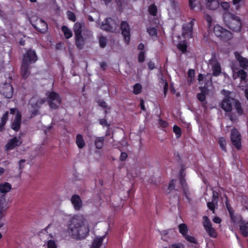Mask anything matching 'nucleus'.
Segmentation results:
<instances>
[{
	"mask_svg": "<svg viewBox=\"0 0 248 248\" xmlns=\"http://www.w3.org/2000/svg\"><path fill=\"white\" fill-rule=\"evenodd\" d=\"M204 18H205V20H206V21L208 22V27L210 28L211 26V24H212V17L208 15H205L204 16Z\"/></svg>",
	"mask_w": 248,
	"mask_h": 248,
	"instance_id": "09e8293b",
	"label": "nucleus"
},
{
	"mask_svg": "<svg viewBox=\"0 0 248 248\" xmlns=\"http://www.w3.org/2000/svg\"><path fill=\"white\" fill-rule=\"evenodd\" d=\"M213 221L216 223L219 224L221 222V219L219 217H215L213 219Z\"/></svg>",
	"mask_w": 248,
	"mask_h": 248,
	"instance_id": "e2e57ef3",
	"label": "nucleus"
},
{
	"mask_svg": "<svg viewBox=\"0 0 248 248\" xmlns=\"http://www.w3.org/2000/svg\"><path fill=\"white\" fill-rule=\"evenodd\" d=\"M127 157V155L126 153L122 152L121 153V155L120 156V160L123 161Z\"/></svg>",
	"mask_w": 248,
	"mask_h": 248,
	"instance_id": "052dcab7",
	"label": "nucleus"
},
{
	"mask_svg": "<svg viewBox=\"0 0 248 248\" xmlns=\"http://www.w3.org/2000/svg\"><path fill=\"white\" fill-rule=\"evenodd\" d=\"M173 132L176 135L177 138H179L181 135V130L179 127L177 125H174L173 126Z\"/></svg>",
	"mask_w": 248,
	"mask_h": 248,
	"instance_id": "ea45409f",
	"label": "nucleus"
},
{
	"mask_svg": "<svg viewBox=\"0 0 248 248\" xmlns=\"http://www.w3.org/2000/svg\"><path fill=\"white\" fill-rule=\"evenodd\" d=\"M159 124L163 127H166L168 126V123L166 121L162 120H159Z\"/></svg>",
	"mask_w": 248,
	"mask_h": 248,
	"instance_id": "13d9d810",
	"label": "nucleus"
},
{
	"mask_svg": "<svg viewBox=\"0 0 248 248\" xmlns=\"http://www.w3.org/2000/svg\"><path fill=\"white\" fill-rule=\"evenodd\" d=\"M62 30L64 34L65 37L69 39L72 36L73 33L71 30L66 26H62Z\"/></svg>",
	"mask_w": 248,
	"mask_h": 248,
	"instance_id": "c756f323",
	"label": "nucleus"
},
{
	"mask_svg": "<svg viewBox=\"0 0 248 248\" xmlns=\"http://www.w3.org/2000/svg\"><path fill=\"white\" fill-rule=\"evenodd\" d=\"M32 17L31 18V22L32 25L35 28L39 31L42 33H45L48 29L47 24L41 18Z\"/></svg>",
	"mask_w": 248,
	"mask_h": 248,
	"instance_id": "1a4fd4ad",
	"label": "nucleus"
},
{
	"mask_svg": "<svg viewBox=\"0 0 248 248\" xmlns=\"http://www.w3.org/2000/svg\"><path fill=\"white\" fill-rule=\"evenodd\" d=\"M189 6L192 10H195L198 4H199L196 0H189Z\"/></svg>",
	"mask_w": 248,
	"mask_h": 248,
	"instance_id": "c03bdc74",
	"label": "nucleus"
},
{
	"mask_svg": "<svg viewBox=\"0 0 248 248\" xmlns=\"http://www.w3.org/2000/svg\"><path fill=\"white\" fill-rule=\"evenodd\" d=\"M220 0H207L206 6L210 10H215L219 5Z\"/></svg>",
	"mask_w": 248,
	"mask_h": 248,
	"instance_id": "a878e982",
	"label": "nucleus"
},
{
	"mask_svg": "<svg viewBox=\"0 0 248 248\" xmlns=\"http://www.w3.org/2000/svg\"><path fill=\"white\" fill-rule=\"evenodd\" d=\"M225 24L231 30L234 31H239L241 29L242 23L238 16L230 13H226L223 15Z\"/></svg>",
	"mask_w": 248,
	"mask_h": 248,
	"instance_id": "20e7f679",
	"label": "nucleus"
},
{
	"mask_svg": "<svg viewBox=\"0 0 248 248\" xmlns=\"http://www.w3.org/2000/svg\"><path fill=\"white\" fill-rule=\"evenodd\" d=\"M219 143L222 150L225 151L226 150V141L225 138L223 137L220 138L219 139Z\"/></svg>",
	"mask_w": 248,
	"mask_h": 248,
	"instance_id": "4c0bfd02",
	"label": "nucleus"
},
{
	"mask_svg": "<svg viewBox=\"0 0 248 248\" xmlns=\"http://www.w3.org/2000/svg\"><path fill=\"white\" fill-rule=\"evenodd\" d=\"M142 89V86L140 83H136L134 86L133 88V93L135 94H139Z\"/></svg>",
	"mask_w": 248,
	"mask_h": 248,
	"instance_id": "e433bc0d",
	"label": "nucleus"
},
{
	"mask_svg": "<svg viewBox=\"0 0 248 248\" xmlns=\"http://www.w3.org/2000/svg\"><path fill=\"white\" fill-rule=\"evenodd\" d=\"M197 97H198V99L200 101H202V102L204 101L205 99V94L203 93H202L198 94Z\"/></svg>",
	"mask_w": 248,
	"mask_h": 248,
	"instance_id": "6e6d98bb",
	"label": "nucleus"
},
{
	"mask_svg": "<svg viewBox=\"0 0 248 248\" xmlns=\"http://www.w3.org/2000/svg\"><path fill=\"white\" fill-rule=\"evenodd\" d=\"M47 101L51 108L55 109L60 105L61 98L59 95L54 92H48L46 93Z\"/></svg>",
	"mask_w": 248,
	"mask_h": 248,
	"instance_id": "0eeeda50",
	"label": "nucleus"
},
{
	"mask_svg": "<svg viewBox=\"0 0 248 248\" xmlns=\"http://www.w3.org/2000/svg\"><path fill=\"white\" fill-rule=\"evenodd\" d=\"M106 65V63L104 62H102L100 63V66L103 70L105 69Z\"/></svg>",
	"mask_w": 248,
	"mask_h": 248,
	"instance_id": "774afa93",
	"label": "nucleus"
},
{
	"mask_svg": "<svg viewBox=\"0 0 248 248\" xmlns=\"http://www.w3.org/2000/svg\"><path fill=\"white\" fill-rule=\"evenodd\" d=\"M45 102V100L44 99L41 98L38 96H34L30 99L29 104L33 109L31 112L33 116L37 114L38 109Z\"/></svg>",
	"mask_w": 248,
	"mask_h": 248,
	"instance_id": "9d476101",
	"label": "nucleus"
},
{
	"mask_svg": "<svg viewBox=\"0 0 248 248\" xmlns=\"http://www.w3.org/2000/svg\"><path fill=\"white\" fill-rule=\"evenodd\" d=\"M71 202L76 210H79L82 207V201L78 195H74L71 198Z\"/></svg>",
	"mask_w": 248,
	"mask_h": 248,
	"instance_id": "4be33fe9",
	"label": "nucleus"
},
{
	"mask_svg": "<svg viewBox=\"0 0 248 248\" xmlns=\"http://www.w3.org/2000/svg\"><path fill=\"white\" fill-rule=\"evenodd\" d=\"M76 44L79 48H81L84 45V41L81 36L76 37Z\"/></svg>",
	"mask_w": 248,
	"mask_h": 248,
	"instance_id": "72a5a7b5",
	"label": "nucleus"
},
{
	"mask_svg": "<svg viewBox=\"0 0 248 248\" xmlns=\"http://www.w3.org/2000/svg\"><path fill=\"white\" fill-rule=\"evenodd\" d=\"M24 162H25V160H20L19 162V169H22L23 168V164L24 163Z\"/></svg>",
	"mask_w": 248,
	"mask_h": 248,
	"instance_id": "0e129e2a",
	"label": "nucleus"
},
{
	"mask_svg": "<svg viewBox=\"0 0 248 248\" xmlns=\"http://www.w3.org/2000/svg\"><path fill=\"white\" fill-rule=\"evenodd\" d=\"M37 60V56L34 50L29 49L24 55L21 67V73L24 78H27L30 74L29 65L35 62Z\"/></svg>",
	"mask_w": 248,
	"mask_h": 248,
	"instance_id": "f03ea898",
	"label": "nucleus"
},
{
	"mask_svg": "<svg viewBox=\"0 0 248 248\" xmlns=\"http://www.w3.org/2000/svg\"><path fill=\"white\" fill-rule=\"evenodd\" d=\"M208 68L215 77L219 76L221 72V65L215 55H213L208 63Z\"/></svg>",
	"mask_w": 248,
	"mask_h": 248,
	"instance_id": "423d86ee",
	"label": "nucleus"
},
{
	"mask_svg": "<svg viewBox=\"0 0 248 248\" xmlns=\"http://www.w3.org/2000/svg\"><path fill=\"white\" fill-rule=\"evenodd\" d=\"M10 113L11 114H16L15 118L13 123L12 124V128L17 131L20 127L21 115L20 112L16 108L10 109Z\"/></svg>",
	"mask_w": 248,
	"mask_h": 248,
	"instance_id": "ddd939ff",
	"label": "nucleus"
},
{
	"mask_svg": "<svg viewBox=\"0 0 248 248\" xmlns=\"http://www.w3.org/2000/svg\"><path fill=\"white\" fill-rule=\"evenodd\" d=\"M89 225L82 215L74 216L68 222L67 232L72 238L77 240L85 239L89 235Z\"/></svg>",
	"mask_w": 248,
	"mask_h": 248,
	"instance_id": "f257e3e1",
	"label": "nucleus"
},
{
	"mask_svg": "<svg viewBox=\"0 0 248 248\" xmlns=\"http://www.w3.org/2000/svg\"><path fill=\"white\" fill-rule=\"evenodd\" d=\"M242 0H233V4L235 6L236 9H238L240 8L239 3Z\"/></svg>",
	"mask_w": 248,
	"mask_h": 248,
	"instance_id": "4d7b16f0",
	"label": "nucleus"
},
{
	"mask_svg": "<svg viewBox=\"0 0 248 248\" xmlns=\"http://www.w3.org/2000/svg\"><path fill=\"white\" fill-rule=\"evenodd\" d=\"M220 5L221 8L225 10H227L230 8V4L228 2H220Z\"/></svg>",
	"mask_w": 248,
	"mask_h": 248,
	"instance_id": "de8ad7c7",
	"label": "nucleus"
},
{
	"mask_svg": "<svg viewBox=\"0 0 248 248\" xmlns=\"http://www.w3.org/2000/svg\"><path fill=\"white\" fill-rule=\"evenodd\" d=\"M180 181L181 186L184 189V192L185 194H186V183L185 180L183 177H181L180 179Z\"/></svg>",
	"mask_w": 248,
	"mask_h": 248,
	"instance_id": "8fccbe9b",
	"label": "nucleus"
},
{
	"mask_svg": "<svg viewBox=\"0 0 248 248\" xmlns=\"http://www.w3.org/2000/svg\"><path fill=\"white\" fill-rule=\"evenodd\" d=\"M149 68L152 70L155 68V64L152 62H150L148 63Z\"/></svg>",
	"mask_w": 248,
	"mask_h": 248,
	"instance_id": "338daca9",
	"label": "nucleus"
},
{
	"mask_svg": "<svg viewBox=\"0 0 248 248\" xmlns=\"http://www.w3.org/2000/svg\"><path fill=\"white\" fill-rule=\"evenodd\" d=\"M233 105L237 113L239 115H242L243 113V109L241 107V105L240 102L235 99Z\"/></svg>",
	"mask_w": 248,
	"mask_h": 248,
	"instance_id": "7c9ffc66",
	"label": "nucleus"
},
{
	"mask_svg": "<svg viewBox=\"0 0 248 248\" xmlns=\"http://www.w3.org/2000/svg\"><path fill=\"white\" fill-rule=\"evenodd\" d=\"M175 185L174 183V180H172L169 183V185L168 187V190L169 191L168 192L173 190L174 188Z\"/></svg>",
	"mask_w": 248,
	"mask_h": 248,
	"instance_id": "864d4df0",
	"label": "nucleus"
},
{
	"mask_svg": "<svg viewBox=\"0 0 248 248\" xmlns=\"http://www.w3.org/2000/svg\"><path fill=\"white\" fill-rule=\"evenodd\" d=\"M82 24L78 22H76L74 26V31L75 37L81 36Z\"/></svg>",
	"mask_w": 248,
	"mask_h": 248,
	"instance_id": "cd10ccee",
	"label": "nucleus"
},
{
	"mask_svg": "<svg viewBox=\"0 0 248 248\" xmlns=\"http://www.w3.org/2000/svg\"><path fill=\"white\" fill-rule=\"evenodd\" d=\"M105 238V235L95 237L89 248H106L107 242H104Z\"/></svg>",
	"mask_w": 248,
	"mask_h": 248,
	"instance_id": "f3484780",
	"label": "nucleus"
},
{
	"mask_svg": "<svg viewBox=\"0 0 248 248\" xmlns=\"http://www.w3.org/2000/svg\"><path fill=\"white\" fill-rule=\"evenodd\" d=\"M195 71L193 69H190L188 71L187 81L188 83L191 84L194 79Z\"/></svg>",
	"mask_w": 248,
	"mask_h": 248,
	"instance_id": "f704fd0d",
	"label": "nucleus"
},
{
	"mask_svg": "<svg viewBox=\"0 0 248 248\" xmlns=\"http://www.w3.org/2000/svg\"><path fill=\"white\" fill-rule=\"evenodd\" d=\"M227 208L233 225L234 226L237 225H239L240 231L242 235L245 237L248 236V221H243L242 217L240 216H235L233 213L232 209L227 205Z\"/></svg>",
	"mask_w": 248,
	"mask_h": 248,
	"instance_id": "7ed1b4c3",
	"label": "nucleus"
},
{
	"mask_svg": "<svg viewBox=\"0 0 248 248\" xmlns=\"http://www.w3.org/2000/svg\"><path fill=\"white\" fill-rule=\"evenodd\" d=\"M99 124L102 125V126H108L109 124H108L107 121L106 120L104 119H100L99 120Z\"/></svg>",
	"mask_w": 248,
	"mask_h": 248,
	"instance_id": "bf43d9fd",
	"label": "nucleus"
},
{
	"mask_svg": "<svg viewBox=\"0 0 248 248\" xmlns=\"http://www.w3.org/2000/svg\"><path fill=\"white\" fill-rule=\"evenodd\" d=\"M100 28L105 31H113L117 28V25L112 18H107L102 22Z\"/></svg>",
	"mask_w": 248,
	"mask_h": 248,
	"instance_id": "dca6fc26",
	"label": "nucleus"
},
{
	"mask_svg": "<svg viewBox=\"0 0 248 248\" xmlns=\"http://www.w3.org/2000/svg\"><path fill=\"white\" fill-rule=\"evenodd\" d=\"M144 101L143 100L141 99L140 100V108H141L143 110H144L145 109V106H144Z\"/></svg>",
	"mask_w": 248,
	"mask_h": 248,
	"instance_id": "69168bd1",
	"label": "nucleus"
},
{
	"mask_svg": "<svg viewBox=\"0 0 248 248\" xmlns=\"http://www.w3.org/2000/svg\"><path fill=\"white\" fill-rule=\"evenodd\" d=\"M203 225L206 232L210 237L215 238L217 236L216 230L212 227L209 219L206 216L203 217Z\"/></svg>",
	"mask_w": 248,
	"mask_h": 248,
	"instance_id": "4468645a",
	"label": "nucleus"
},
{
	"mask_svg": "<svg viewBox=\"0 0 248 248\" xmlns=\"http://www.w3.org/2000/svg\"><path fill=\"white\" fill-rule=\"evenodd\" d=\"M217 204V203H216L215 202H214L212 200L211 202H208L207 203V207L210 210H212L214 212L215 205Z\"/></svg>",
	"mask_w": 248,
	"mask_h": 248,
	"instance_id": "a18cd8bd",
	"label": "nucleus"
},
{
	"mask_svg": "<svg viewBox=\"0 0 248 248\" xmlns=\"http://www.w3.org/2000/svg\"><path fill=\"white\" fill-rule=\"evenodd\" d=\"M234 56L236 59L239 63L240 66L243 69L248 68V59L243 57L238 52H234Z\"/></svg>",
	"mask_w": 248,
	"mask_h": 248,
	"instance_id": "412c9836",
	"label": "nucleus"
},
{
	"mask_svg": "<svg viewBox=\"0 0 248 248\" xmlns=\"http://www.w3.org/2000/svg\"><path fill=\"white\" fill-rule=\"evenodd\" d=\"M161 238L164 241L169 242L175 236V232L173 230H164L161 232Z\"/></svg>",
	"mask_w": 248,
	"mask_h": 248,
	"instance_id": "5701e85b",
	"label": "nucleus"
},
{
	"mask_svg": "<svg viewBox=\"0 0 248 248\" xmlns=\"http://www.w3.org/2000/svg\"><path fill=\"white\" fill-rule=\"evenodd\" d=\"M8 203L6 200V196L4 194H0V228L4 225L3 217L5 216L6 211L8 208ZM2 235L0 233V239L2 238Z\"/></svg>",
	"mask_w": 248,
	"mask_h": 248,
	"instance_id": "6e6552de",
	"label": "nucleus"
},
{
	"mask_svg": "<svg viewBox=\"0 0 248 248\" xmlns=\"http://www.w3.org/2000/svg\"><path fill=\"white\" fill-rule=\"evenodd\" d=\"M12 186L7 182H4L0 184V192L1 193H6L10 191Z\"/></svg>",
	"mask_w": 248,
	"mask_h": 248,
	"instance_id": "bb28decb",
	"label": "nucleus"
},
{
	"mask_svg": "<svg viewBox=\"0 0 248 248\" xmlns=\"http://www.w3.org/2000/svg\"><path fill=\"white\" fill-rule=\"evenodd\" d=\"M67 16L69 20L73 22H75L76 20V16L73 12L69 11H67Z\"/></svg>",
	"mask_w": 248,
	"mask_h": 248,
	"instance_id": "a19ab883",
	"label": "nucleus"
},
{
	"mask_svg": "<svg viewBox=\"0 0 248 248\" xmlns=\"http://www.w3.org/2000/svg\"><path fill=\"white\" fill-rule=\"evenodd\" d=\"M99 105L100 106H101V107H103V108H106L107 107V105H106V103L105 101H104L103 100H100L99 101Z\"/></svg>",
	"mask_w": 248,
	"mask_h": 248,
	"instance_id": "680f3d73",
	"label": "nucleus"
},
{
	"mask_svg": "<svg viewBox=\"0 0 248 248\" xmlns=\"http://www.w3.org/2000/svg\"><path fill=\"white\" fill-rule=\"evenodd\" d=\"M104 140L105 139L103 137H97L96 138L94 143L95 147L97 149H100L102 148Z\"/></svg>",
	"mask_w": 248,
	"mask_h": 248,
	"instance_id": "2f4dec72",
	"label": "nucleus"
},
{
	"mask_svg": "<svg viewBox=\"0 0 248 248\" xmlns=\"http://www.w3.org/2000/svg\"><path fill=\"white\" fill-rule=\"evenodd\" d=\"M214 32L217 36L225 40H228L232 37V34L230 31L223 28L218 25H216L214 27Z\"/></svg>",
	"mask_w": 248,
	"mask_h": 248,
	"instance_id": "9b49d317",
	"label": "nucleus"
},
{
	"mask_svg": "<svg viewBox=\"0 0 248 248\" xmlns=\"http://www.w3.org/2000/svg\"><path fill=\"white\" fill-rule=\"evenodd\" d=\"M22 141L20 137H14L8 142L5 146V149L6 150H12L16 146L20 145Z\"/></svg>",
	"mask_w": 248,
	"mask_h": 248,
	"instance_id": "aec40b11",
	"label": "nucleus"
},
{
	"mask_svg": "<svg viewBox=\"0 0 248 248\" xmlns=\"http://www.w3.org/2000/svg\"><path fill=\"white\" fill-rule=\"evenodd\" d=\"M1 92L5 97L10 98L13 95V87L10 83H5Z\"/></svg>",
	"mask_w": 248,
	"mask_h": 248,
	"instance_id": "b1692460",
	"label": "nucleus"
},
{
	"mask_svg": "<svg viewBox=\"0 0 248 248\" xmlns=\"http://www.w3.org/2000/svg\"><path fill=\"white\" fill-rule=\"evenodd\" d=\"M149 12L152 16H155L157 11V8L155 5H151L149 7Z\"/></svg>",
	"mask_w": 248,
	"mask_h": 248,
	"instance_id": "58836bf2",
	"label": "nucleus"
},
{
	"mask_svg": "<svg viewBox=\"0 0 248 248\" xmlns=\"http://www.w3.org/2000/svg\"><path fill=\"white\" fill-rule=\"evenodd\" d=\"M231 140L232 144L237 149L239 150L241 148V135L236 129L232 130Z\"/></svg>",
	"mask_w": 248,
	"mask_h": 248,
	"instance_id": "2eb2a0df",
	"label": "nucleus"
},
{
	"mask_svg": "<svg viewBox=\"0 0 248 248\" xmlns=\"http://www.w3.org/2000/svg\"><path fill=\"white\" fill-rule=\"evenodd\" d=\"M233 73L232 77L233 79H236L239 77L241 78V81H246L245 80L247 77V73L244 70H240L236 73H235L234 71L233 70Z\"/></svg>",
	"mask_w": 248,
	"mask_h": 248,
	"instance_id": "393cba45",
	"label": "nucleus"
},
{
	"mask_svg": "<svg viewBox=\"0 0 248 248\" xmlns=\"http://www.w3.org/2000/svg\"><path fill=\"white\" fill-rule=\"evenodd\" d=\"M76 144L79 149H82L85 146V141L81 134H78L76 137Z\"/></svg>",
	"mask_w": 248,
	"mask_h": 248,
	"instance_id": "c85d7f7f",
	"label": "nucleus"
},
{
	"mask_svg": "<svg viewBox=\"0 0 248 248\" xmlns=\"http://www.w3.org/2000/svg\"><path fill=\"white\" fill-rule=\"evenodd\" d=\"M47 246V248H57L55 242L52 240L48 241Z\"/></svg>",
	"mask_w": 248,
	"mask_h": 248,
	"instance_id": "49530a36",
	"label": "nucleus"
},
{
	"mask_svg": "<svg viewBox=\"0 0 248 248\" xmlns=\"http://www.w3.org/2000/svg\"><path fill=\"white\" fill-rule=\"evenodd\" d=\"M178 228L179 232L183 235V236L187 241L193 243H196V240L193 236L187 234L188 232V228L186 224H180L178 226Z\"/></svg>",
	"mask_w": 248,
	"mask_h": 248,
	"instance_id": "a211bd4d",
	"label": "nucleus"
},
{
	"mask_svg": "<svg viewBox=\"0 0 248 248\" xmlns=\"http://www.w3.org/2000/svg\"><path fill=\"white\" fill-rule=\"evenodd\" d=\"M221 93L224 95L220 104L221 108L226 112L231 111L235 99L231 96V92L229 91L222 90Z\"/></svg>",
	"mask_w": 248,
	"mask_h": 248,
	"instance_id": "39448f33",
	"label": "nucleus"
},
{
	"mask_svg": "<svg viewBox=\"0 0 248 248\" xmlns=\"http://www.w3.org/2000/svg\"><path fill=\"white\" fill-rule=\"evenodd\" d=\"M147 32L151 36H156L157 34L156 29L155 28H150L147 29Z\"/></svg>",
	"mask_w": 248,
	"mask_h": 248,
	"instance_id": "79ce46f5",
	"label": "nucleus"
},
{
	"mask_svg": "<svg viewBox=\"0 0 248 248\" xmlns=\"http://www.w3.org/2000/svg\"><path fill=\"white\" fill-rule=\"evenodd\" d=\"M144 58H145L144 52L143 51H141V52H140V53H139V57H138L139 61L140 62H143L144 61Z\"/></svg>",
	"mask_w": 248,
	"mask_h": 248,
	"instance_id": "3c124183",
	"label": "nucleus"
},
{
	"mask_svg": "<svg viewBox=\"0 0 248 248\" xmlns=\"http://www.w3.org/2000/svg\"><path fill=\"white\" fill-rule=\"evenodd\" d=\"M8 112H6L1 118V122L0 123V131H2L4 129V126L7 122L8 120Z\"/></svg>",
	"mask_w": 248,
	"mask_h": 248,
	"instance_id": "473e14b6",
	"label": "nucleus"
},
{
	"mask_svg": "<svg viewBox=\"0 0 248 248\" xmlns=\"http://www.w3.org/2000/svg\"><path fill=\"white\" fill-rule=\"evenodd\" d=\"M99 45L101 47H104L106 46L107 39L104 36H101L99 39Z\"/></svg>",
	"mask_w": 248,
	"mask_h": 248,
	"instance_id": "37998d69",
	"label": "nucleus"
},
{
	"mask_svg": "<svg viewBox=\"0 0 248 248\" xmlns=\"http://www.w3.org/2000/svg\"><path fill=\"white\" fill-rule=\"evenodd\" d=\"M177 48L183 53H185L186 52L187 45L185 40L182 43H180L177 45Z\"/></svg>",
	"mask_w": 248,
	"mask_h": 248,
	"instance_id": "c9c22d12",
	"label": "nucleus"
},
{
	"mask_svg": "<svg viewBox=\"0 0 248 248\" xmlns=\"http://www.w3.org/2000/svg\"><path fill=\"white\" fill-rule=\"evenodd\" d=\"M195 19H191L190 22L183 25L182 28V36L185 39H188L193 37V26Z\"/></svg>",
	"mask_w": 248,
	"mask_h": 248,
	"instance_id": "f8f14e48",
	"label": "nucleus"
},
{
	"mask_svg": "<svg viewBox=\"0 0 248 248\" xmlns=\"http://www.w3.org/2000/svg\"><path fill=\"white\" fill-rule=\"evenodd\" d=\"M212 200L215 202L216 203H217L218 202V193L215 191L213 192Z\"/></svg>",
	"mask_w": 248,
	"mask_h": 248,
	"instance_id": "5fc2aeb1",
	"label": "nucleus"
},
{
	"mask_svg": "<svg viewBox=\"0 0 248 248\" xmlns=\"http://www.w3.org/2000/svg\"><path fill=\"white\" fill-rule=\"evenodd\" d=\"M122 34L124 36V42L128 44L130 41V27L128 23L126 21H123L121 24Z\"/></svg>",
	"mask_w": 248,
	"mask_h": 248,
	"instance_id": "6ab92c4d",
	"label": "nucleus"
},
{
	"mask_svg": "<svg viewBox=\"0 0 248 248\" xmlns=\"http://www.w3.org/2000/svg\"><path fill=\"white\" fill-rule=\"evenodd\" d=\"M169 248H184L183 245L181 244H174L169 246Z\"/></svg>",
	"mask_w": 248,
	"mask_h": 248,
	"instance_id": "603ef678",
	"label": "nucleus"
}]
</instances>
